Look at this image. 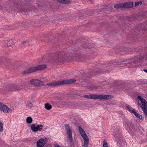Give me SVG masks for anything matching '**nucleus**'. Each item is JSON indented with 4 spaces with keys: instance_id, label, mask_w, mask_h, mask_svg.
<instances>
[{
    "instance_id": "nucleus-1",
    "label": "nucleus",
    "mask_w": 147,
    "mask_h": 147,
    "mask_svg": "<svg viewBox=\"0 0 147 147\" xmlns=\"http://www.w3.org/2000/svg\"><path fill=\"white\" fill-rule=\"evenodd\" d=\"M76 80L73 79L64 80L61 81L54 82L51 83H48L47 85L49 86H59L64 84H69L75 82Z\"/></svg>"
},
{
    "instance_id": "nucleus-2",
    "label": "nucleus",
    "mask_w": 147,
    "mask_h": 147,
    "mask_svg": "<svg viewBox=\"0 0 147 147\" xmlns=\"http://www.w3.org/2000/svg\"><path fill=\"white\" fill-rule=\"evenodd\" d=\"M138 98L141 102L140 104V107L145 115L147 116V101L140 96H138Z\"/></svg>"
},
{
    "instance_id": "nucleus-3",
    "label": "nucleus",
    "mask_w": 147,
    "mask_h": 147,
    "mask_svg": "<svg viewBox=\"0 0 147 147\" xmlns=\"http://www.w3.org/2000/svg\"><path fill=\"white\" fill-rule=\"evenodd\" d=\"M47 67L45 65H41L31 67L28 69L24 71L25 74H29L35 72L37 70L43 69Z\"/></svg>"
},
{
    "instance_id": "nucleus-4",
    "label": "nucleus",
    "mask_w": 147,
    "mask_h": 147,
    "mask_svg": "<svg viewBox=\"0 0 147 147\" xmlns=\"http://www.w3.org/2000/svg\"><path fill=\"white\" fill-rule=\"evenodd\" d=\"M112 97V96L102 94L98 95L96 94H90L89 98L92 99H108Z\"/></svg>"
},
{
    "instance_id": "nucleus-5",
    "label": "nucleus",
    "mask_w": 147,
    "mask_h": 147,
    "mask_svg": "<svg viewBox=\"0 0 147 147\" xmlns=\"http://www.w3.org/2000/svg\"><path fill=\"white\" fill-rule=\"evenodd\" d=\"M126 108L128 111L132 113H133L138 118L143 120V118L136 111V110L133 109L132 107L129 105H127L126 106Z\"/></svg>"
},
{
    "instance_id": "nucleus-6",
    "label": "nucleus",
    "mask_w": 147,
    "mask_h": 147,
    "mask_svg": "<svg viewBox=\"0 0 147 147\" xmlns=\"http://www.w3.org/2000/svg\"><path fill=\"white\" fill-rule=\"evenodd\" d=\"M47 141L48 139L46 138L40 139L36 142L37 147H43Z\"/></svg>"
},
{
    "instance_id": "nucleus-7",
    "label": "nucleus",
    "mask_w": 147,
    "mask_h": 147,
    "mask_svg": "<svg viewBox=\"0 0 147 147\" xmlns=\"http://www.w3.org/2000/svg\"><path fill=\"white\" fill-rule=\"evenodd\" d=\"M0 110L3 111L5 113H11L12 112L11 109L1 102H0Z\"/></svg>"
},
{
    "instance_id": "nucleus-8",
    "label": "nucleus",
    "mask_w": 147,
    "mask_h": 147,
    "mask_svg": "<svg viewBox=\"0 0 147 147\" xmlns=\"http://www.w3.org/2000/svg\"><path fill=\"white\" fill-rule=\"evenodd\" d=\"M65 129L67 132V134L70 142H72L73 141L72 137V132L70 126L69 124L65 125Z\"/></svg>"
},
{
    "instance_id": "nucleus-9",
    "label": "nucleus",
    "mask_w": 147,
    "mask_h": 147,
    "mask_svg": "<svg viewBox=\"0 0 147 147\" xmlns=\"http://www.w3.org/2000/svg\"><path fill=\"white\" fill-rule=\"evenodd\" d=\"M30 83L35 86H40L43 85V82L38 80L32 79L30 81Z\"/></svg>"
},
{
    "instance_id": "nucleus-10",
    "label": "nucleus",
    "mask_w": 147,
    "mask_h": 147,
    "mask_svg": "<svg viewBox=\"0 0 147 147\" xmlns=\"http://www.w3.org/2000/svg\"><path fill=\"white\" fill-rule=\"evenodd\" d=\"M42 127V125H38L36 126L35 124H33L31 126V129L33 132L39 130L41 131Z\"/></svg>"
},
{
    "instance_id": "nucleus-11",
    "label": "nucleus",
    "mask_w": 147,
    "mask_h": 147,
    "mask_svg": "<svg viewBox=\"0 0 147 147\" xmlns=\"http://www.w3.org/2000/svg\"><path fill=\"white\" fill-rule=\"evenodd\" d=\"M78 129L80 132L83 139L88 137L84 130L80 126L78 127Z\"/></svg>"
},
{
    "instance_id": "nucleus-12",
    "label": "nucleus",
    "mask_w": 147,
    "mask_h": 147,
    "mask_svg": "<svg viewBox=\"0 0 147 147\" xmlns=\"http://www.w3.org/2000/svg\"><path fill=\"white\" fill-rule=\"evenodd\" d=\"M124 8H131L133 6V2L132 1L129 2L127 3H123Z\"/></svg>"
},
{
    "instance_id": "nucleus-13",
    "label": "nucleus",
    "mask_w": 147,
    "mask_h": 147,
    "mask_svg": "<svg viewBox=\"0 0 147 147\" xmlns=\"http://www.w3.org/2000/svg\"><path fill=\"white\" fill-rule=\"evenodd\" d=\"M21 88L19 87H18L17 86L14 85H11L9 86V88L8 90L9 91H12V90H19Z\"/></svg>"
},
{
    "instance_id": "nucleus-14",
    "label": "nucleus",
    "mask_w": 147,
    "mask_h": 147,
    "mask_svg": "<svg viewBox=\"0 0 147 147\" xmlns=\"http://www.w3.org/2000/svg\"><path fill=\"white\" fill-rule=\"evenodd\" d=\"M84 140L83 147H88L89 144V139L88 138H87L83 139Z\"/></svg>"
},
{
    "instance_id": "nucleus-15",
    "label": "nucleus",
    "mask_w": 147,
    "mask_h": 147,
    "mask_svg": "<svg viewBox=\"0 0 147 147\" xmlns=\"http://www.w3.org/2000/svg\"><path fill=\"white\" fill-rule=\"evenodd\" d=\"M124 127L125 129L128 130L129 128V125L128 122L126 120H125L123 123Z\"/></svg>"
},
{
    "instance_id": "nucleus-16",
    "label": "nucleus",
    "mask_w": 147,
    "mask_h": 147,
    "mask_svg": "<svg viewBox=\"0 0 147 147\" xmlns=\"http://www.w3.org/2000/svg\"><path fill=\"white\" fill-rule=\"evenodd\" d=\"M123 7V3L117 4L114 5V8L116 9L124 8Z\"/></svg>"
},
{
    "instance_id": "nucleus-17",
    "label": "nucleus",
    "mask_w": 147,
    "mask_h": 147,
    "mask_svg": "<svg viewBox=\"0 0 147 147\" xmlns=\"http://www.w3.org/2000/svg\"><path fill=\"white\" fill-rule=\"evenodd\" d=\"M45 108L48 110H50L52 108V106L49 103H46L45 105Z\"/></svg>"
},
{
    "instance_id": "nucleus-18",
    "label": "nucleus",
    "mask_w": 147,
    "mask_h": 147,
    "mask_svg": "<svg viewBox=\"0 0 147 147\" xmlns=\"http://www.w3.org/2000/svg\"><path fill=\"white\" fill-rule=\"evenodd\" d=\"M71 2V0H60L59 2L65 4H68Z\"/></svg>"
},
{
    "instance_id": "nucleus-19",
    "label": "nucleus",
    "mask_w": 147,
    "mask_h": 147,
    "mask_svg": "<svg viewBox=\"0 0 147 147\" xmlns=\"http://www.w3.org/2000/svg\"><path fill=\"white\" fill-rule=\"evenodd\" d=\"M26 107L28 109H31L33 107V104L31 102H29L26 103Z\"/></svg>"
},
{
    "instance_id": "nucleus-20",
    "label": "nucleus",
    "mask_w": 147,
    "mask_h": 147,
    "mask_svg": "<svg viewBox=\"0 0 147 147\" xmlns=\"http://www.w3.org/2000/svg\"><path fill=\"white\" fill-rule=\"evenodd\" d=\"M26 121L27 123L28 124H30L32 121V119L30 117H28L26 118Z\"/></svg>"
},
{
    "instance_id": "nucleus-21",
    "label": "nucleus",
    "mask_w": 147,
    "mask_h": 147,
    "mask_svg": "<svg viewBox=\"0 0 147 147\" xmlns=\"http://www.w3.org/2000/svg\"><path fill=\"white\" fill-rule=\"evenodd\" d=\"M103 147H110L109 144L105 140H104L103 142Z\"/></svg>"
},
{
    "instance_id": "nucleus-22",
    "label": "nucleus",
    "mask_w": 147,
    "mask_h": 147,
    "mask_svg": "<svg viewBox=\"0 0 147 147\" xmlns=\"http://www.w3.org/2000/svg\"><path fill=\"white\" fill-rule=\"evenodd\" d=\"M3 130V124L0 121V131L2 132Z\"/></svg>"
},
{
    "instance_id": "nucleus-23",
    "label": "nucleus",
    "mask_w": 147,
    "mask_h": 147,
    "mask_svg": "<svg viewBox=\"0 0 147 147\" xmlns=\"http://www.w3.org/2000/svg\"><path fill=\"white\" fill-rule=\"evenodd\" d=\"M142 3V2L141 1L136 2L135 3V5L136 6L141 5Z\"/></svg>"
},
{
    "instance_id": "nucleus-24",
    "label": "nucleus",
    "mask_w": 147,
    "mask_h": 147,
    "mask_svg": "<svg viewBox=\"0 0 147 147\" xmlns=\"http://www.w3.org/2000/svg\"><path fill=\"white\" fill-rule=\"evenodd\" d=\"M84 96L86 98H89V95H86Z\"/></svg>"
},
{
    "instance_id": "nucleus-25",
    "label": "nucleus",
    "mask_w": 147,
    "mask_h": 147,
    "mask_svg": "<svg viewBox=\"0 0 147 147\" xmlns=\"http://www.w3.org/2000/svg\"><path fill=\"white\" fill-rule=\"evenodd\" d=\"M55 147H62L57 144H55Z\"/></svg>"
},
{
    "instance_id": "nucleus-26",
    "label": "nucleus",
    "mask_w": 147,
    "mask_h": 147,
    "mask_svg": "<svg viewBox=\"0 0 147 147\" xmlns=\"http://www.w3.org/2000/svg\"><path fill=\"white\" fill-rule=\"evenodd\" d=\"M144 71L147 73V69H144Z\"/></svg>"
},
{
    "instance_id": "nucleus-27",
    "label": "nucleus",
    "mask_w": 147,
    "mask_h": 147,
    "mask_svg": "<svg viewBox=\"0 0 147 147\" xmlns=\"http://www.w3.org/2000/svg\"><path fill=\"white\" fill-rule=\"evenodd\" d=\"M25 42H23V43H22V44H23V45H24L25 44Z\"/></svg>"
},
{
    "instance_id": "nucleus-28",
    "label": "nucleus",
    "mask_w": 147,
    "mask_h": 147,
    "mask_svg": "<svg viewBox=\"0 0 147 147\" xmlns=\"http://www.w3.org/2000/svg\"><path fill=\"white\" fill-rule=\"evenodd\" d=\"M89 1H90L91 2V1L92 0H89Z\"/></svg>"
},
{
    "instance_id": "nucleus-29",
    "label": "nucleus",
    "mask_w": 147,
    "mask_h": 147,
    "mask_svg": "<svg viewBox=\"0 0 147 147\" xmlns=\"http://www.w3.org/2000/svg\"><path fill=\"white\" fill-rule=\"evenodd\" d=\"M146 57H147V55Z\"/></svg>"
}]
</instances>
